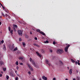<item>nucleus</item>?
<instances>
[{
    "label": "nucleus",
    "instance_id": "f257e3e1",
    "mask_svg": "<svg viewBox=\"0 0 80 80\" xmlns=\"http://www.w3.org/2000/svg\"><path fill=\"white\" fill-rule=\"evenodd\" d=\"M66 45L67 46H66V47L65 48V51L66 52H67L68 48H69V47H70V45L66 44Z\"/></svg>",
    "mask_w": 80,
    "mask_h": 80
},
{
    "label": "nucleus",
    "instance_id": "f03ea898",
    "mask_svg": "<svg viewBox=\"0 0 80 80\" xmlns=\"http://www.w3.org/2000/svg\"><path fill=\"white\" fill-rule=\"evenodd\" d=\"M63 51L62 49H58L57 50V53L58 54H60V53H63Z\"/></svg>",
    "mask_w": 80,
    "mask_h": 80
},
{
    "label": "nucleus",
    "instance_id": "7ed1b4c3",
    "mask_svg": "<svg viewBox=\"0 0 80 80\" xmlns=\"http://www.w3.org/2000/svg\"><path fill=\"white\" fill-rule=\"evenodd\" d=\"M36 53L37 56H38L40 58H42V56L38 52H36Z\"/></svg>",
    "mask_w": 80,
    "mask_h": 80
},
{
    "label": "nucleus",
    "instance_id": "20e7f679",
    "mask_svg": "<svg viewBox=\"0 0 80 80\" xmlns=\"http://www.w3.org/2000/svg\"><path fill=\"white\" fill-rule=\"evenodd\" d=\"M37 32H39L40 33V34H42L43 35H45V33H44V32L40 31V30L37 29Z\"/></svg>",
    "mask_w": 80,
    "mask_h": 80
},
{
    "label": "nucleus",
    "instance_id": "39448f33",
    "mask_svg": "<svg viewBox=\"0 0 80 80\" xmlns=\"http://www.w3.org/2000/svg\"><path fill=\"white\" fill-rule=\"evenodd\" d=\"M30 62H32V64H33V65H34V66L35 67H37V66L35 65V62H34V61H32V58H30Z\"/></svg>",
    "mask_w": 80,
    "mask_h": 80
},
{
    "label": "nucleus",
    "instance_id": "423d86ee",
    "mask_svg": "<svg viewBox=\"0 0 80 80\" xmlns=\"http://www.w3.org/2000/svg\"><path fill=\"white\" fill-rule=\"evenodd\" d=\"M18 33L19 35H20L21 36H22L23 35V33H22V30H19L18 31Z\"/></svg>",
    "mask_w": 80,
    "mask_h": 80
},
{
    "label": "nucleus",
    "instance_id": "0eeeda50",
    "mask_svg": "<svg viewBox=\"0 0 80 80\" xmlns=\"http://www.w3.org/2000/svg\"><path fill=\"white\" fill-rule=\"evenodd\" d=\"M28 66V67H29L30 70H31V71H33V68H32V67H31V66H30V64H27Z\"/></svg>",
    "mask_w": 80,
    "mask_h": 80
},
{
    "label": "nucleus",
    "instance_id": "6e6552de",
    "mask_svg": "<svg viewBox=\"0 0 80 80\" xmlns=\"http://www.w3.org/2000/svg\"><path fill=\"white\" fill-rule=\"evenodd\" d=\"M46 62L49 65V66H50V67H51L52 66V64H50V63L48 62V61L47 60H46Z\"/></svg>",
    "mask_w": 80,
    "mask_h": 80
},
{
    "label": "nucleus",
    "instance_id": "1a4fd4ad",
    "mask_svg": "<svg viewBox=\"0 0 80 80\" xmlns=\"http://www.w3.org/2000/svg\"><path fill=\"white\" fill-rule=\"evenodd\" d=\"M42 79H44V80H47V77H45V76H43L42 77Z\"/></svg>",
    "mask_w": 80,
    "mask_h": 80
},
{
    "label": "nucleus",
    "instance_id": "9d476101",
    "mask_svg": "<svg viewBox=\"0 0 80 80\" xmlns=\"http://www.w3.org/2000/svg\"><path fill=\"white\" fill-rule=\"evenodd\" d=\"M2 65H4V62H3L2 61H0V66H2Z\"/></svg>",
    "mask_w": 80,
    "mask_h": 80
},
{
    "label": "nucleus",
    "instance_id": "9b49d317",
    "mask_svg": "<svg viewBox=\"0 0 80 80\" xmlns=\"http://www.w3.org/2000/svg\"><path fill=\"white\" fill-rule=\"evenodd\" d=\"M72 71H73V70L72 69H70L69 70V73L70 75H72Z\"/></svg>",
    "mask_w": 80,
    "mask_h": 80
},
{
    "label": "nucleus",
    "instance_id": "f8f14e48",
    "mask_svg": "<svg viewBox=\"0 0 80 80\" xmlns=\"http://www.w3.org/2000/svg\"><path fill=\"white\" fill-rule=\"evenodd\" d=\"M3 50H4V51H5L6 50V46H5V45H3Z\"/></svg>",
    "mask_w": 80,
    "mask_h": 80
},
{
    "label": "nucleus",
    "instance_id": "ddd939ff",
    "mask_svg": "<svg viewBox=\"0 0 80 80\" xmlns=\"http://www.w3.org/2000/svg\"><path fill=\"white\" fill-rule=\"evenodd\" d=\"M33 45H34V46H36V47H39V46L37 44L34 43Z\"/></svg>",
    "mask_w": 80,
    "mask_h": 80
},
{
    "label": "nucleus",
    "instance_id": "4468645a",
    "mask_svg": "<svg viewBox=\"0 0 80 80\" xmlns=\"http://www.w3.org/2000/svg\"><path fill=\"white\" fill-rule=\"evenodd\" d=\"M52 60H54L56 58V57L55 56H52Z\"/></svg>",
    "mask_w": 80,
    "mask_h": 80
},
{
    "label": "nucleus",
    "instance_id": "2eb2a0df",
    "mask_svg": "<svg viewBox=\"0 0 80 80\" xmlns=\"http://www.w3.org/2000/svg\"><path fill=\"white\" fill-rule=\"evenodd\" d=\"M13 26L14 28H17V26L15 25H13Z\"/></svg>",
    "mask_w": 80,
    "mask_h": 80
},
{
    "label": "nucleus",
    "instance_id": "dca6fc26",
    "mask_svg": "<svg viewBox=\"0 0 80 80\" xmlns=\"http://www.w3.org/2000/svg\"><path fill=\"white\" fill-rule=\"evenodd\" d=\"M13 30H11L10 31V33H11V35H12V34H13Z\"/></svg>",
    "mask_w": 80,
    "mask_h": 80
},
{
    "label": "nucleus",
    "instance_id": "f3484780",
    "mask_svg": "<svg viewBox=\"0 0 80 80\" xmlns=\"http://www.w3.org/2000/svg\"><path fill=\"white\" fill-rule=\"evenodd\" d=\"M19 60H23V57H20L19 58Z\"/></svg>",
    "mask_w": 80,
    "mask_h": 80
},
{
    "label": "nucleus",
    "instance_id": "a211bd4d",
    "mask_svg": "<svg viewBox=\"0 0 80 80\" xmlns=\"http://www.w3.org/2000/svg\"><path fill=\"white\" fill-rule=\"evenodd\" d=\"M71 61L72 63H75V61H74V60H73V59H71Z\"/></svg>",
    "mask_w": 80,
    "mask_h": 80
},
{
    "label": "nucleus",
    "instance_id": "6ab92c4d",
    "mask_svg": "<svg viewBox=\"0 0 80 80\" xmlns=\"http://www.w3.org/2000/svg\"><path fill=\"white\" fill-rule=\"evenodd\" d=\"M18 50V49H17V48L16 47L14 49V51H16V50Z\"/></svg>",
    "mask_w": 80,
    "mask_h": 80
},
{
    "label": "nucleus",
    "instance_id": "aec40b11",
    "mask_svg": "<svg viewBox=\"0 0 80 80\" xmlns=\"http://www.w3.org/2000/svg\"><path fill=\"white\" fill-rule=\"evenodd\" d=\"M6 78L7 80H8V78H9V76L8 75H7Z\"/></svg>",
    "mask_w": 80,
    "mask_h": 80
},
{
    "label": "nucleus",
    "instance_id": "412c9836",
    "mask_svg": "<svg viewBox=\"0 0 80 80\" xmlns=\"http://www.w3.org/2000/svg\"><path fill=\"white\" fill-rule=\"evenodd\" d=\"M22 44L23 47H25V42H23Z\"/></svg>",
    "mask_w": 80,
    "mask_h": 80
},
{
    "label": "nucleus",
    "instance_id": "4be33fe9",
    "mask_svg": "<svg viewBox=\"0 0 80 80\" xmlns=\"http://www.w3.org/2000/svg\"><path fill=\"white\" fill-rule=\"evenodd\" d=\"M41 51L42 52V53H44V51H43V49H41Z\"/></svg>",
    "mask_w": 80,
    "mask_h": 80
},
{
    "label": "nucleus",
    "instance_id": "5701e85b",
    "mask_svg": "<svg viewBox=\"0 0 80 80\" xmlns=\"http://www.w3.org/2000/svg\"><path fill=\"white\" fill-rule=\"evenodd\" d=\"M49 51L50 53H52V50L51 49H49Z\"/></svg>",
    "mask_w": 80,
    "mask_h": 80
},
{
    "label": "nucleus",
    "instance_id": "b1692460",
    "mask_svg": "<svg viewBox=\"0 0 80 80\" xmlns=\"http://www.w3.org/2000/svg\"><path fill=\"white\" fill-rule=\"evenodd\" d=\"M8 29L9 31H10L11 30V28H10V27H9L8 28Z\"/></svg>",
    "mask_w": 80,
    "mask_h": 80
},
{
    "label": "nucleus",
    "instance_id": "393cba45",
    "mask_svg": "<svg viewBox=\"0 0 80 80\" xmlns=\"http://www.w3.org/2000/svg\"><path fill=\"white\" fill-rule=\"evenodd\" d=\"M1 14L2 16H3V17H5V15H4L3 12H1Z\"/></svg>",
    "mask_w": 80,
    "mask_h": 80
},
{
    "label": "nucleus",
    "instance_id": "a878e982",
    "mask_svg": "<svg viewBox=\"0 0 80 80\" xmlns=\"http://www.w3.org/2000/svg\"><path fill=\"white\" fill-rule=\"evenodd\" d=\"M16 64L17 65H18V61H17L16 62Z\"/></svg>",
    "mask_w": 80,
    "mask_h": 80
},
{
    "label": "nucleus",
    "instance_id": "bb28decb",
    "mask_svg": "<svg viewBox=\"0 0 80 80\" xmlns=\"http://www.w3.org/2000/svg\"><path fill=\"white\" fill-rule=\"evenodd\" d=\"M44 43H48V41H47H47H45L44 42Z\"/></svg>",
    "mask_w": 80,
    "mask_h": 80
},
{
    "label": "nucleus",
    "instance_id": "cd10ccee",
    "mask_svg": "<svg viewBox=\"0 0 80 80\" xmlns=\"http://www.w3.org/2000/svg\"><path fill=\"white\" fill-rule=\"evenodd\" d=\"M19 42H21V41H22V38H19Z\"/></svg>",
    "mask_w": 80,
    "mask_h": 80
},
{
    "label": "nucleus",
    "instance_id": "c85d7f7f",
    "mask_svg": "<svg viewBox=\"0 0 80 80\" xmlns=\"http://www.w3.org/2000/svg\"><path fill=\"white\" fill-rule=\"evenodd\" d=\"M6 68H3V71H6Z\"/></svg>",
    "mask_w": 80,
    "mask_h": 80
},
{
    "label": "nucleus",
    "instance_id": "c756f323",
    "mask_svg": "<svg viewBox=\"0 0 80 80\" xmlns=\"http://www.w3.org/2000/svg\"><path fill=\"white\" fill-rule=\"evenodd\" d=\"M1 42L2 43H4V41H3V40L2 41H1Z\"/></svg>",
    "mask_w": 80,
    "mask_h": 80
},
{
    "label": "nucleus",
    "instance_id": "7c9ffc66",
    "mask_svg": "<svg viewBox=\"0 0 80 80\" xmlns=\"http://www.w3.org/2000/svg\"><path fill=\"white\" fill-rule=\"evenodd\" d=\"M53 45H55V44L56 43V42H55V41H54L53 42Z\"/></svg>",
    "mask_w": 80,
    "mask_h": 80
},
{
    "label": "nucleus",
    "instance_id": "2f4dec72",
    "mask_svg": "<svg viewBox=\"0 0 80 80\" xmlns=\"http://www.w3.org/2000/svg\"><path fill=\"white\" fill-rule=\"evenodd\" d=\"M19 64L20 65H23V63H20Z\"/></svg>",
    "mask_w": 80,
    "mask_h": 80
},
{
    "label": "nucleus",
    "instance_id": "473e14b6",
    "mask_svg": "<svg viewBox=\"0 0 80 80\" xmlns=\"http://www.w3.org/2000/svg\"><path fill=\"white\" fill-rule=\"evenodd\" d=\"M12 77H15V75H14V74H12Z\"/></svg>",
    "mask_w": 80,
    "mask_h": 80
},
{
    "label": "nucleus",
    "instance_id": "72a5a7b5",
    "mask_svg": "<svg viewBox=\"0 0 80 80\" xmlns=\"http://www.w3.org/2000/svg\"><path fill=\"white\" fill-rule=\"evenodd\" d=\"M28 74H29V75H30V74H31V72H30L29 71V72H28Z\"/></svg>",
    "mask_w": 80,
    "mask_h": 80
},
{
    "label": "nucleus",
    "instance_id": "f704fd0d",
    "mask_svg": "<svg viewBox=\"0 0 80 80\" xmlns=\"http://www.w3.org/2000/svg\"><path fill=\"white\" fill-rule=\"evenodd\" d=\"M60 64H61V65H62L63 64V63L62 62V61L60 62Z\"/></svg>",
    "mask_w": 80,
    "mask_h": 80
},
{
    "label": "nucleus",
    "instance_id": "c9c22d12",
    "mask_svg": "<svg viewBox=\"0 0 80 80\" xmlns=\"http://www.w3.org/2000/svg\"><path fill=\"white\" fill-rule=\"evenodd\" d=\"M16 68H17V70H18V68H19L17 66V67H16Z\"/></svg>",
    "mask_w": 80,
    "mask_h": 80
},
{
    "label": "nucleus",
    "instance_id": "e433bc0d",
    "mask_svg": "<svg viewBox=\"0 0 80 80\" xmlns=\"http://www.w3.org/2000/svg\"><path fill=\"white\" fill-rule=\"evenodd\" d=\"M15 80H18V77H16Z\"/></svg>",
    "mask_w": 80,
    "mask_h": 80
},
{
    "label": "nucleus",
    "instance_id": "4c0bfd02",
    "mask_svg": "<svg viewBox=\"0 0 80 80\" xmlns=\"http://www.w3.org/2000/svg\"><path fill=\"white\" fill-rule=\"evenodd\" d=\"M35 39L36 40H37V37H35Z\"/></svg>",
    "mask_w": 80,
    "mask_h": 80
},
{
    "label": "nucleus",
    "instance_id": "58836bf2",
    "mask_svg": "<svg viewBox=\"0 0 80 80\" xmlns=\"http://www.w3.org/2000/svg\"><path fill=\"white\" fill-rule=\"evenodd\" d=\"M53 80H56V78H53Z\"/></svg>",
    "mask_w": 80,
    "mask_h": 80
},
{
    "label": "nucleus",
    "instance_id": "ea45409f",
    "mask_svg": "<svg viewBox=\"0 0 80 80\" xmlns=\"http://www.w3.org/2000/svg\"><path fill=\"white\" fill-rule=\"evenodd\" d=\"M13 29L14 31H15H15H16V29H15V28H13Z\"/></svg>",
    "mask_w": 80,
    "mask_h": 80
},
{
    "label": "nucleus",
    "instance_id": "a19ab883",
    "mask_svg": "<svg viewBox=\"0 0 80 80\" xmlns=\"http://www.w3.org/2000/svg\"><path fill=\"white\" fill-rule=\"evenodd\" d=\"M0 77H2V74H0Z\"/></svg>",
    "mask_w": 80,
    "mask_h": 80
},
{
    "label": "nucleus",
    "instance_id": "79ce46f5",
    "mask_svg": "<svg viewBox=\"0 0 80 80\" xmlns=\"http://www.w3.org/2000/svg\"><path fill=\"white\" fill-rule=\"evenodd\" d=\"M78 65H80V62H78Z\"/></svg>",
    "mask_w": 80,
    "mask_h": 80
},
{
    "label": "nucleus",
    "instance_id": "37998d69",
    "mask_svg": "<svg viewBox=\"0 0 80 80\" xmlns=\"http://www.w3.org/2000/svg\"><path fill=\"white\" fill-rule=\"evenodd\" d=\"M17 76H18V77H20V75H19V74H16Z\"/></svg>",
    "mask_w": 80,
    "mask_h": 80
},
{
    "label": "nucleus",
    "instance_id": "c03bdc74",
    "mask_svg": "<svg viewBox=\"0 0 80 80\" xmlns=\"http://www.w3.org/2000/svg\"><path fill=\"white\" fill-rule=\"evenodd\" d=\"M2 7L3 8V9H4V8H5V7H4V6H2Z\"/></svg>",
    "mask_w": 80,
    "mask_h": 80
},
{
    "label": "nucleus",
    "instance_id": "a18cd8bd",
    "mask_svg": "<svg viewBox=\"0 0 80 80\" xmlns=\"http://www.w3.org/2000/svg\"><path fill=\"white\" fill-rule=\"evenodd\" d=\"M32 80H36V79L35 78H33Z\"/></svg>",
    "mask_w": 80,
    "mask_h": 80
},
{
    "label": "nucleus",
    "instance_id": "49530a36",
    "mask_svg": "<svg viewBox=\"0 0 80 80\" xmlns=\"http://www.w3.org/2000/svg\"><path fill=\"white\" fill-rule=\"evenodd\" d=\"M5 16H6V17H8V15H7V14H5Z\"/></svg>",
    "mask_w": 80,
    "mask_h": 80
},
{
    "label": "nucleus",
    "instance_id": "de8ad7c7",
    "mask_svg": "<svg viewBox=\"0 0 80 80\" xmlns=\"http://www.w3.org/2000/svg\"><path fill=\"white\" fill-rule=\"evenodd\" d=\"M75 64H77V61L75 62Z\"/></svg>",
    "mask_w": 80,
    "mask_h": 80
},
{
    "label": "nucleus",
    "instance_id": "09e8293b",
    "mask_svg": "<svg viewBox=\"0 0 80 80\" xmlns=\"http://www.w3.org/2000/svg\"><path fill=\"white\" fill-rule=\"evenodd\" d=\"M4 10H5L6 12H7V10H5V9H4Z\"/></svg>",
    "mask_w": 80,
    "mask_h": 80
},
{
    "label": "nucleus",
    "instance_id": "8fccbe9b",
    "mask_svg": "<svg viewBox=\"0 0 80 80\" xmlns=\"http://www.w3.org/2000/svg\"><path fill=\"white\" fill-rule=\"evenodd\" d=\"M2 25V22H0V25Z\"/></svg>",
    "mask_w": 80,
    "mask_h": 80
},
{
    "label": "nucleus",
    "instance_id": "3c124183",
    "mask_svg": "<svg viewBox=\"0 0 80 80\" xmlns=\"http://www.w3.org/2000/svg\"><path fill=\"white\" fill-rule=\"evenodd\" d=\"M0 5H1L2 7V6H3V5H2V4H1V3H0Z\"/></svg>",
    "mask_w": 80,
    "mask_h": 80
},
{
    "label": "nucleus",
    "instance_id": "603ef678",
    "mask_svg": "<svg viewBox=\"0 0 80 80\" xmlns=\"http://www.w3.org/2000/svg\"><path fill=\"white\" fill-rule=\"evenodd\" d=\"M76 72L78 73V70H76Z\"/></svg>",
    "mask_w": 80,
    "mask_h": 80
},
{
    "label": "nucleus",
    "instance_id": "864d4df0",
    "mask_svg": "<svg viewBox=\"0 0 80 80\" xmlns=\"http://www.w3.org/2000/svg\"><path fill=\"white\" fill-rule=\"evenodd\" d=\"M77 79H78V80H79V78H77Z\"/></svg>",
    "mask_w": 80,
    "mask_h": 80
},
{
    "label": "nucleus",
    "instance_id": "5fc2aeb1",
    "mask_svg": "<svg viewBox=\"0 0 80 80\" xmlns=\"http://www.w3.org/2000/svg\"><path fill=\"white\" fill-rule=\"evenodd\" d=\"M17 71H15V73H16V74H17Z\"/></svg>",
    "mask_w": 80,
    "mask_h": 80
},
{
    "label": "nucleus",
    "instance_id": "6e6d98bb",
    "mask_svg": "<svg viewBox=\"0 0 80 80\" xmlns=\"http://www.w3.org/2000/svg\"><path fill=\"white\" fill-rule=\"evenodd\" d=\"M65 80H68V79H67V78H66L65 79Z\"/></svg>",
    "mask_w": 80,
    "mask_h": 80
},
{
    "label": "nucleus",
    "instance_id": "4d7b16f0",
    "mask_svg": "<svg viewBox=\"0 0 80 80\" xmlns=\"http://www.w3.org/2000/svg\"><path fill=\"white\" fill-rule=\"evenodd\" d=\"M68 70H69V67H68Z\"/></svg>",
    "mask_w": 80,
    "mask_h": 80
},
{
    "label": "nucleus",
    "instance_id": "13d9d810",
    "mask_svg": "<svg viewBox=\"0 0 80 80\" xmlns=\"http://www.w3.org/2000/svg\"><path fill=\"white\" fill-rule=\"evenodd\" d=\"M1 72V73H2V74L3 73V72Z\"/></svg>",
    "mask_w": 80,
    "mask_h": 80
},
{
    "label": "nucleus",
    "instance_id": "bf43d9fd",
    "mask_svg": "<svg viewBox=\"0 0 80 80\" xmlns=\"http://www.w3.org/2000/svg\"><path fill=\"white\" fill-rule=\"evenodd\" d=\"M39 80H42V79H41V78H40L39 79Z\"/></svg>",
    "mask_w": 80,
    "mask_h": 80
},
{
    "label": "nucleus",
    "instance_id": "052dcab7",
    "mask_svg": "<svg viewBox=\"0 0 80 80\" xmlns=\"http://www.w3.org/2000/svg\"><path fill=\"white\" fill-rule=\"evenodd\" d=\"M1 44H2V43L0 42V45H1Z\"/></svg>",
    "mask_w": 80,
    "mask_h": 80
},
{
    "label": "nucleus",
    "instance_id": "680f3d73",
    "mask_svg": "<svg viewBox=\"0 0 80 80\" xmlns=\"http://www.w3.org/2000/svg\"><path fill=\"white\" fill-rule=\"evenodd\" d=\"M30 34H31V35H32V32H30Z\"/></svg>",
    "mask_w": 80,
    "mask_h": 80
},
{
    "label": "nucleus",
    "instance_id": "e2e57ef3",
    "mask_svg": "<svg viewBox=\"0 0 80 80\" xmlns=\"http://www.w3.org/2000/svg\"><path fill=\"white\" fill-rule=\"evenodd\" d=\"M78 62H80V61H79V60H78Z\"/></svg>",
    "mask_w": 80,
    "mask_h": 80
}]
</instances>
